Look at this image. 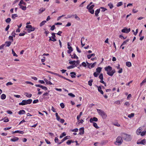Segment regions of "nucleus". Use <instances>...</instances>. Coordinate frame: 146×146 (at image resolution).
Masks as SVG:
<instances>
[{
  "label": "nucleus",
  "instance_id": "obj_55",
  "mask_svg": "<svg viewBox=\"0 0 146 146\" xmlns=\"http://www.w3.org/2000/svg\"><path fill=\"white\" fill-rule=\"evenodd\" d=\"M20 7L23 10H24V11L26 9V7L25 6L24 7V6H21V7Z\"/></svg>",
  "mask_w": 146,
  "mask_h": 146
},
{
  "label": "nucleus",
  "instance_id": "obj_1",
  "mask_svg": "<svg viewBox=\"0 0 146 146\" xmlns=\"http://www.w3.org/2000/svg\"><path fill=\"white\" fill-rule=\"evenodd\" d=\"M105 70L107 71V74L111 76H112L115 72V70L114 69L112 70V68L110 66L105 67Z\"/></svg>",
  "mask_w": 146,
  "mask_h": 146
},
{
  "label": "nucleus",
  "instance_id": "obj_22",
  "mask_svg": "<svg viewBox=\"0 0 146 146\" xmlns=\"http://www.w3.org/2000/svg\"><path fill=\"white\" fill-rule=\"evenodd\" d=\"M6 97V95L4 94H2L1 96V99L2 100H4L5 99Z\"/></svg>",
  "mask_w": 146,
  "mask_h": 146
},
{
  "label": "nucleus",
  "instance_id": "obj_41",
  "mask_svg": "<svg viewBox=\"0 0 146 146\" xmlns=\"http://www.w3.org/2000/svg\"><path fill=\"white\" fill-rule=\"evenodd\" d=\"M99 78L101 80H103V74H101L99 76Z\"/></svg>",
  "mask_w": 146,
  "mask_h": 146
},
{
  "label": "nucleus",
  "instance_id": "obj_13",
  "mask_svg": "<svg viewBox=\"0 0 146 146\" xmlns=\"http://www.w3.org/2000/svg\"><path fill=\"white\" fill-rule=\"evenodd\" d=\"M98 88V91L100 92L101 94H104V92L102 90V88L100 86H97Z\"/></svg>",
  "mask_w": 146,
  "mask_h": 146
},
{
  "label": "nucleus",
  "instance_id": "obj_52",
  "mask_svg": "<svg viewBox=\"0 0 146 146\" xmlns=\"http://www.w3.org/2000/svg\"><path fill=\"white\" fill-rule=\"evenodd\" d=\"M96 64V62H95L94 63H93V64H92V65L91 66V68L94 67H95V65Z\"/></svg>",
  "mask_w": 146,
  "mask_h": 146
},
{
  "label": "nucleus",
  "instance_id": "obj_14",
  "mask_svg": "<svg viewBox=\"0 0 146 146\" xmlns=\"http://www.w3.org/2000/svg\"><path fill=\"white\" fill-rule=\"evenodd\" d=\"M129 39H127L126 40H125L122 43L121 45L120 46V47H121L122 46L124 45L125 44H126L127 42H128L129 41Z\"/></svg>",
  "mask_w": 146,
  "mask_h": 146
},
{
  "label": "nucleus",
  "instance_id": "obj_33",
  "mask_svg": "<svg viewBox=\"0 0 146 146\" xmlns=\"http://www.w3.org/2000/svg\"><path fill=\"white\" fill-rule=\"evenodd\" d=\"M69 63L70 64L75 65L76 61L75 60H73L70 61Z\"/></svg>",
  "mask_w": 146,
  "mask_h": 146
},
{
  "label": "nucleus",
  "instance_id": "obj_59",
  "mask_svg": "<svg viewBox=\"0 0 146 146\" xmlns=\"http://www.w3.org/2000/svg\"><path fill=\"white\" fill-rule=\"evenodd\" d=\"M12 84L13 83L11 82H9L6 83V85L8 86L9 85H12Z\"/></svg>",
  "mask_w": 146,
  "mask_h": 146
},
{
  "label": "nucleus",
  "instance_id": "obj_8",
  "mask_svg": "<svg viewBox=\"0 0 146 146\" xmlns=\"http://www.w3.org/2000/svg\"><path fill=\"white\" fill-rule=\"evenodd\" d=\"M80 133L79 134L80 135H83L84 133V129L83 127L80 128L79 129Z\"/></svg>",
  "mask_w": 146,
  "mask_h": 146
},
{
  "label": "nucleus",
  "instance_id": "obj_26",
  "mask_svg": "<svg viewBox=\"0 0 146 146\" xmlns=\"http://www.w3.org/2000/svg\"><path fill=\"white\" fill-rule=\"evenodd\" d=\"M18 16L17 14H13L12 15L11 18L13 19H14L15 17Z\"/></svg>",
  "mask_w": 146,
  "mask_h": 146
},
{
  "label": "nucleus",
  "instance_id": "obj_48",
  "mask_svg": "<svg viewBox=\"0 0 146 146\" xmlns=\"http://www.w3.org/2000/svg\"><path fill=\"white\" fill-rule=\"evenodd\" d=\"M9 39L11 40V42H13V37L12 36H10L9 37Z\"/></svg>",
  "mask_w": 146,
  "mask_h": 146
},
{
  "label": "nucleus",
  "instance_id": "obj_18",
  "mask_svg": "<svg viewBox=\"0 0 146 146\" xmlns=\"http://www.w3.org/2000/svg\"><path fill=\"white\" fill-rule=\"evenodd\" d=\"M70 74L71 75V76L72 78H75V75H76V73L74 72H72L70 73Z\"/></svg>",
  "mask_w": 146,
  "mask_h": 146
},
{
  "label": "nucleus",
  "instance_id": "obj_64",
  "mask_svg": "<svg viewBox=\"0 0 146 146\" xmlns=\"http://www.w3.org/2000/svg\"><path fill=\"white\" fill-rule=\"evenodd\" d=\"M38 99L34 100L33 102V104H36L38 102Z\"/></svg>",
  "mask_w": 146,
  "mask_h": 146
},
{
  "label": "nucleus",
  "instance_id": "obj_10",
  "mask_svg": "<svg viewBox=\"0 0 146 146\" xmlns=\"http://www.w3.org/2000/svg\"><path fill=\"white\" fill-rule=\"evenodd\" d=\"M142 128L141 127H139L137 130L136 133L138 135H139L141 134V130Z\"/></svg>",
  "mask_w": 146,
  "mask_h": 146
},
{
  "label": "nucleus",
  "instance_id": "obj_25",
  "mask_svg": "<svg viewBox=\"0 0 146 146\" xmlns=\"http://www.w3.org/2000/svg\"><path fill=\"white\" fill-rule=\"evenodd\" d=\"M127 31H128L127 29L125 28V29H122L121 30V32L122 33H128V32Z\"/></svg>",
  "mask_w": 146,
  "mask_h": 146
},
{
  "label": "nucleus",
  "instance_id": "obj_5",
  "mask_svg": "<svg viewBox=\"0 0 146 146\" xmlns=\"http://www.w3.org/2000/svg\"><path fill=\"white\" fill-rule=\"evenodd\" d=\"M122 137L123 139L127 141H129L131 139V136L130 135L125 133L123 134Z\"/></svg>",
  "mask_w": 146,
  "mask_h": 146
},
{
  "label": "nucleus",
  "instance_id": "obj_29",
  "mask_svg": "<svg viewBox=\"0 0 146 146\" xmlns=\"http://www.w3.org/2000/svg\"><path fill=\"white\" fill-rule=\"evenodd\" d=\"M93 123V126L96 129H98L99 128V127L98 126L97 124L95 122L92 123Z\"/></svg>",
  "mask_w": 146,
  "mask_h": 146
},
{
  "label": "nucleus",
  "instance_id": "obj_35",
  "mask_svg": "<svg viewBox=\"0 0 146 146\" xmlns=\"http://www.w3.org/2000/svg\"><path fill=\"white\" fill-rule=\"evenodd\" d=\"M12 54H13V56H14L17 57L18 56V55H17V54L15 53L14 51L13 50V49H12Z\"/></svg>",
  "mask_w": 146,
  "mask_h": 146
},
{
  "label": "nucleus",
  "instance_id": "obj_58",
  "mask_svg": "<svg viewBox=\"0 0 146 146\" xmlns=\"http://www.w3.org/2000/svg\"><path fill=\"white\" fill-rule=\"evenodd\" d=\"M99 74V73L96 72H95L94 73V76L95 77H97L98 76Z\"/></svg>",
  "mask_w": 146,
  "mask_h": 146
},
{
  "label": "nucleus",
  "instance_id": "obj_12",
  "mask_svg": "<svg viewBox=\"0 0 146 146\" xmlns=\"http://www.w3.org/2000/svg\"><path fill=\"white\" fill-rule=\"evenodd\" d=\"M19 138L17 137H14L13 138L11 139V141L13 142H15L19 140Z\"/></svg>",
  "mask_w": 146,
  "mask_h": 146
},
{
  "label": "nucleus",
  "instance_id": "obj_32",
  "mask_svg": "<svg viewBox=\"0 0 146 146\" xmlns=\"http://www.w3.org/2000/svg\"><path fill=\"white\" fill-rule=\"evenodd\" d=\"M44 80L46 84H49L50 85L52 84V83L48 81L47 80L45 79H44Z\"/></svg>",
  "mask_w": 146,
  "mask_h": 146
},
{
  "label": "nucleus",
  "instance_id": "obj_51",
  "mask_svg": "<svg viewBox=\"0 0 146 146\" xmlns=\"http://www.w3.org/2000/svg\"><path fill=\"white\" fill-rule=\"evenodd\" d=\"M74 16H75V18L77 20L79 21L80 20V19L79 17H78L76 14Z\"/></svg>",
  "mask_w": 146,
  "mask_h": 146
},
{
  "label": "nucleus",
  "instance_id": "obj_47",
  "mask_svg": "<svg viewBox=\"0 0 146 146\" xmlns=\"http://www.w3.org/2000/svg\"><path fill=\"white\" fill-rule=\"evenodd\" d=\"M48 92H46L44 94L42 95V97H43V98H45V96H48Z\"/></svg>",
  "mask_w": 146,
  "mask_h": 146
},
{
  "label": "nucleus",
  "instance_id": "obj_15",
  "mask_svg": "<svg viewBox=\"0 0 146 146\" xmlns=\"http://www.w3.org/2000/svg\"><path fill=\"white\" fill-rule=\"evenodd\" d=\"M45 10V9L43 7L41 8L38 11V13L39 14L42 13V12L44 11Z\"/></svg>",
  "mask_w": 146,
  "mask_h": 146
},
{
  "label": "nucleus",
  "instance_id": "obj_63",
  "mask_svg": "<svg viewBox=\"0 0 146 146\" xmlns=\"http://www.w3.org/2000/svg\"><path fill=\"white\" fill-rule=\"evenodd\" d=\"M41 88L42 89L44 90H47V87L45 86H41Z\"/></svg>",
  "mask_w": 146,
  "mask_h": 146
},
{
  "label": "nucleus",
  "instance_id": "obj_34",
  "mask_svg": "<svg viewBox=\"0 0 146 146\" xmlns=\"http://www.w3.org/2000/svg\"><path fill=\"white\" fill-rule=\"evenodd\" d=\"M74 15H68L67 17H65L66 19L70 18L71 17H73L74 16Z\"/></svg>",
  "mask_w": 146,
  "mask_h": 146
},
{
  "label": "nucleus",
  "instance_id": "obj_42",
  "mask_svg": "<svg viewBox=\"0 0 146 146\" xmlns=\"http://www.w3.org/2000/svg\"><path fill=\"white\" fill-rule=\"evenodd\" d=\"M75 67H76L75 66L71 65V66H70L68 67H67V68L68 69H72V68H74Z\"/></svg>",
  "mask_w": 146,
  "mask_h": 146
},
{
  "label": "nucleus",
  "instance_id": "obj_60",
  "mask_svg": "<svg viewBox=\"0 0 146 146\" xmlns=\"http://www.w3.org/2000/svg\"><path fill=\"white\" fill-rule=\"evenodd\" d=\"M20 3H21V4H23L24 5H26V3L24 2L23 0H21L20 1Z\"/></svg>",
  "mask_w": 146,
  "mask_h": 146
},
{
  "label": "nucleus",
  "instance_id": "obj_23",
  "mask_svg": "<svg viewBox=\"0 0 146 146\" xmlns=\"http://www.w3.org/2000/svg\"><path fill=\"white\" fill-rule=\"evenodd\" d=\"M46 22V21H42L40 24V26L41 27L42 26L44 25L45 24Z\"/></svg>",
  "mask_w": 146,
  "mask_h": 146
},
{
  "label": "nucleus",
  "instance_id": "obj_40",
  "mask_svg": "<svg viewBox=\"0 0 146 146\" xmlns=\"http://www.w3.org/2000/svg\"><path fill=\"white\" fill-rule=\"evenodd\" d=\"M88 11L92 14H93L94 13V10L93 9H88Z\"/></svg>",
  "mask_w": 146,
  "mask_h": 146
},
{
  "label": "nucleus",
  "instance_id": "obj_38",
  "mask_svg": "<svg viewBox=\"0 0 146 146\" xmlns=\"http://www.w3.org/2000/svg\"><path fill=\"white\" fill-rule=\"evenodd\" d=\"M93 82V80L92 79H91L88 82V85L90 86H92V83Z\"/></svg>",
  "mask_w": 146,
  "mask_h": 146
},
{
  "label": "nucleus",
  "instance_id": "obj_50",
  "mask_svg": "<svg viewBox=\"0 0 146 146\" xmlns=\"http://www.w3.org/2000/svg\"><path fill=\"white\" fill-rule=\"evenodd\" d=\"M76 64H75V66L76 67L79 64L80 62L79 60H77L76 61Z\"/></svg>",
  "mask_w": 146,
  "mask_h": 146
},
{
  "label": "nucleus",
  "instance_id": "obj_17",
  "mask_svg": "<svg viewBox=\"0 0 146 146\" xmlns=\"http://www.w3.org/2000/svg\"><path fill=\"white\" fill-rule=\"evenodd\" d=\"M5 44H7L6 46H9L11 44V41H6L5 43Z\"/></svg>",
  "mask_w": 146,
  "mask_h": 146
},
{
  "label": "nucleus",
  "instance_id": "obj_49",
  "mask_svg": "<svg viewBox=\"0 0 146 146\" xmlns=\"http://www.w3.org/2000/svg\"><path fill=\"white\" fill-rule=\"evenodd\" d=\"M67 45H68V48L69 49H73L72 47L70 46V45L69 43L68 42Z\"/></svg>",
  "mask_w": 146,
  "mask_h": 146
},
{
  "label": "nucleus",
  "instance_id": "obj_11",
  "mask_svg": "<svg viewBox=\"0 0 146 146\" xmlns=\"http://www.w3.org/2000/svg\"><path fill=\"white\" fill-rule=\"evenodd\" d=\"M100 9H97L95 11V15L96 16L98 17V14L100 12Z\"/></svg>",
  "mask_w": 146,
  "mask_h": 146
},
{
  "label": "nucleus",
  "instance_id": "obj_4",
  "mask_svg": "<svg viewBox=\"0 0 146 146\" xmlns=\"http://www.w3.org/2000/svg\"><path fill=\"white\" fill-rule=\"evenodd\" d=\"M97 110L99 115H100L103 119H105L107 117L106 114L105 112L101 110L97 109Z\"/></svg>",
  "mask_w": 146,
  "mask_h": 146
},
{
  "label": "nucleus",
  "instance_id": "obj_53",
  "mask_svg": "<svg viewBox=\"0 0 146 146\" xmlns=\"http://www.w3.org/2000/svg\"><path fill=\"white\" fill-rule=\"evenodd\" d=\"M86 62L87 64L88 67L90 69H91V65L92 64L89 63L87 62Z\"/></svg>",
  "mask_w": 146,
  "mask_h": 146
},
{
  "label": "nucleus",
  "instance_id": "obj_61",
  "mask_svg": "<svg viewBox=\"0 0 146 146\" xmlns=\"http://www.w3.org/2000/svg\"><path fill=\"white\" fill-rule=\"evenodd\" d=\"M35 29H28L27 31L28 33H30L31 31H34Z\"/></svg>",
  "mask_w": 146,
  "mask_h": 146
},
{
  "label": "nucleus",
  "instance_id": "obj_21",
  "mask_svg": "<svg viewBox=\"0 0 146 146\" xmlns=\"http://www.w3.org/2000/svg\"><path fill=\"white\" fill-rule=\"evenodd\" d=\"M71 138V137L69 136H67L64 137L63 139V141H65L67 139H70Z\"/></svg>",
  "mask_w": 146,
  "mask_h": 146
},
{
  "label": "nucleus",
  "instance_id": "obj_6",
  "mask_svg": "<svg viewBox=\"0 0 146 146\" xmlns=\"http://www.w3.org/2000/svg\"><path fill=\"white\" fill-rule=\"evenodd\" d=\"M146 140L145 139H144L141 141H140L139 140H138L137 142V143L138 144H141L145 145L146 144Z\"/></svg>",
  "mask_w": 146,
  "mask_h": 146
},
{
  "label": "nucleus",
  "instance_id": "obj_36",
  "mask_svg": "<svg viewBox=\"0 0 146 146\" xmlns=\"http://www.w3.org/2000/svg\"><path fill=\"white\" fill-rule=\"evenodd\" d=\"M108 6L109 7L110 9H112L113 7V4L110 3L108 4Z\"/></svg>",
  "mask_w": 146,
  "mask_h": 146
},
{
  "label": "nucleus",
  "instance_id": "obj_43",
  "mask_svg": "<svg viewBox=\"0 0 146 146\" xmlns=\"http://www.w3.org/2000/svg\"><path fill=\"white\" fill-rule=\"evenodd\" d=\"M86 8L87 9H93V8L91 6H89V5H88L86 7Z\"/></svg>",
  "mask_w": 146,
  "mask_h": 146
},
{
  "label": "nucleus",
  "instance_id": "obj_31",
  "mask_svg": "<svg viewBox=\"0 0 146 146\" xmlns=\"http://www.w3.org/2000/svg\"><path fill=\"white\" fill-rule=\"evenodd\" d=\"M126 65L129 67H130L131 66V63L130 62H127L126 63Z\"/></svg>",
  "mask_w": 146,
  "mask_h": 146
},
{
  "label": "nucleus",
  "instance_id": "obj_28",
  "mask_svg": "<svg viewBox=\"0 0 146 146\" xmlns=\"http://www.w3.org/2000/svg\"><path fill=\"white\" fill-rule=\"evenodd\" d=\"M95 54H89L87 56L88 58L89 59H90L92 56H95Z\"/></svg>",
  "mask_w": 146,
  "mask_h": 146
},
{
  "label": "nucleus",
  "instance_id": "obj_57",
  "mask_svg": "<svg viewBox=\"0 0 146 146\" xmlns=\"http://www.w3.org/2000/svg\"><path fill=\"white\" fill-rule=\"evenodd\" d=\"M54 141L55 143H57L58 144V143H59V142H58L59 139H58L57 137H56L55 138Z\"/></svg>",
  "mask_w": 146,
  "mask_h": 146
},
{
  "label": "nucleus",
  "instance_id": "obj_39",
  "mask_svg": "<svg viewBox=\"0 0 146 146\" xmlns=\"http://www.w3.org/2000/svg\"><path fill=\"white\" fill-rule=\"evenodd\" d=\"M134 115V113H131V114H129L128 115V117L131 118L133 117Z\"/></svg>",
  "mask_w": 146,
  "mask_h": 146
},
{
  "label": "nucleus",
  "instance_id": "obj_44",
  "mask_svg": "<svg viewBox=\"0 0 146 146\" xmlns=\"http://www.w3.org/2000/svg\"><path fill=\"white\" fill-rule=\"evenodd\" d=\"M123 4L122 2H119L117 4V6L118 7H119Z\"/></svg>",
  "mask_w": 146,
  "mask_h": 146
},
{
  "label": "nucleus",
  "instance_id": "obj_2",
  "mask_svg": "<svg viewBox=\"0 0 146 146\" xmlns=\"http://www.w3.org/2000/svg\"><path fill=\"white\" fill-rule=\"evenodd\" d=\"M32 100L31 99H29L28 100H23L21 102L19 103V105L23 106L27 104H30L32 102Z\"/></svg>",
  "mask_w": 146,
  "mask_h": 146
},
{
  "label": "nucleus",
  "instance_id": "obj_7",
  "mask_svg": "<svg viewBox=\"0 0 146 146\" xmlns=\"http://www.w3.org/2000/svg\"><path fill=\"white\" fill-rule=\"evenodd\" d=\"M98 121V119L96 117H94L93 118H91L90 119V123H93V121H95L96 122H97Z\"/></svg>",
  "mask_w": 146,
  "mask_h": 146
},
{
  "label": "nucleus",
  "instance_id": "obj_27",
  "mask_svg": "<svg viewBox=\"0 0 146 146\" xmlns=\"http://www.w3.org/2000/svg\"><path fill=\"white\" fill-rule=\"evenodd\" d=\"M26 28H28L29 29H35L34 28H33L32 26L31 25H27L26 26Z\"/></svg>",
  "mask_w": 146,
  "mask_h": 146
},
{
  "label": "nucleus",
  "instance_id": "obj_37",
  "mask_svg": "<svg viewBox=\"0 0 146 146\" xmlns=\"http://www.w3.org/2000/svg\"><path fill=\"white\" fill-rule=\"evenodd\" d=\"M11 21V19L9 18H8L5 20L6 22L8 23H10Z\"/></svg>",
  "mask_w": 146,
  "mask_h": 146
},
{
  "label": "nucleus",
  "instance_id": "obj_54",
  "mask_svg": "<svg viewBox=\"0 0 146 146\" xmlns=\"http://www.w3.org/2000/svg\"><path fill=\"white\" fill-rule=\"evenodd\" d=\"M146 133V131H143L141 132L140 134V135L142 136H143Z\"/></svg>",
  "mask_w": 146,
  "mask_h": 146
},
{
  "label": "nucleus",
  "instance_id": "obj_62",
  "mask_svg": "<svg viewBox=\"0 0 146 146\" xmlns=\"http://www.w3.org/2000/svg\"><path fill=\"white\" fill-rule=\"evenodd\" d=\"M60 106L62 108H63L64 107V105L62 103H61L60 104Z\"/></svg>",
  "mask_w": 146,
  "mask_h": 146
},
{
  "label": "nucleus",
  "instance_id": "obj_20",
  "mask_svg": "<svg viewBox=\"0 0 146 146\" xmlns=\"http://www.w3.org/2000/svg\"><path fill=\"white\" fill-rule=\"evenodd\" d=\"M101 70L102 68L100 67H98L96 69V72L99 74L101 72Z\"/></svg>",
  "mask_w": 146,
  "mask_h": 146
},
{
  "label": "nucleus",
  "instance_id": "obj_9",
  "mask_svg": "<svg viewBox=\"0 0 146 146\" xmlns=\"http://www.w3.org/2000/svg\"><path fill=\"white\" fill-rule=\"evenodd\" d=\"M55 33H53L52 34V36H51L52 38V41H55L56 40V39L55 38L56 37L55 36Z\"/></svg>",
  "mask_w": 146,
  "mask_h": 146
},
{
  "label": "nucleus",
  "instance_id": "obj_16",
  "mask_svg": "<svg viewBox=\"0 0 146 146\" xmlns=\"http://www.w3.org/2000/svg\"><path fill=\"white\" fill-rule=\"evenodd\" d=\"M18 113L19 115L24 114L25 113V111L24 110H20Z\"/></svg>",
  "mask_w": 146,
  "mask_h": 146
},
{
  "label": "nucleus",
  "instance_id": "obj_19",
  "mask_svg": "<svg viewBox=\"0 0 146 146\" xmlns=\"http://www.w3.org/2000/svg\"><path fill=\"white\" fill-rule=\"evenodd\" d=\"M24 95L28 98H31L32 96V95L31 94H28L27 92H25L24 94Z\"/></svg>",
  "mask_w": 146,
  "mask_h": 146
},
{
  "label": "nucleus",
  "instance_id": "obj_30",
  "mask_svg": "<svg viewBox=\"0 0 146 146\" xmlns=\"http://www.w3.org/2000/svg\"><path fill=\"white\" fill-rule=\"evenodd\" d=\"M66 135V133L65 132H63L62 134H61L60 136V138L61 139L62 138V137H63L64 136H65Z\"/></svg>",
  "mask_w": 146,
  "mask_h": 146
},
{
  "label": "nucleus",
  "instance_id": "obj_3",
  "mask_svg": "<svg viewBox=\"0 0 146 146\" xmlns=\"http://www.w3.org/2000/svg\"><path fill=\"white\" fill-rule=\"evenodd\" d=\"M123 142L122 138L121 137H118L116 139V141L114 142V144L117 145H121Z\"/></svg>",
  "mask_w": 146,
  "mask_h": 146
},
{
  "label": "nucleus",
  "instance_id": "obj_24",
  "mask_svg": "<svg viewBox=\"0 0 146 146\" xmlns=\"http://www.w3.org/2000/svg\"><path fill=\"white\" fill-rule=\"evenodd\" d=\"M70 55L71 56V58H72L76 59H78V57L76 56V55L75 53H74L73 54V55H71V54H70Z\"/></svg>",
  "mask_w": 146,
  "mask_h": 146
},
{
  "label": "nucleus",
  "instance_id": "obj_56",
  "mask_svg": "<svg viewBox=\"0 0 146 146\" xmlns=\"http://www.w3.org/2000/svg\"><path fill=\"white\" fill-rule=\"evenodd\" d=\"M68 94L69 96H71L72 97H74L75 96V95L74 94L72 93H68Z\"/></svg>",
  "mask_w": 146,
  "mask_h": 146
},
{
  "label": "nucleus",
  "instance_id": "obj_46",
  "mask_svg": "<svg viewBox=\"0 0 146 146\" xmlns=\"http://www.w3.org/2000/svg\"><path fill=\"white\" fill-rule=\"evenodd\" d=\"M146 82V77L142 81V82L141 83V86H142L143 84Z\"/></svg>",
  "mask_w": 146,
  "mask_h": 146
},
{
  "label": "nucleus",
  "instance_id": "obj_45",
  "mask_svg": "<svg viewBox=\"0 0 146 146\" xmlns=\"http://www.w3.org/2000/svg\"><path fill=\"white\" fill-rule=\"evenodd\" d=\"M100 9H102L101 10V11L102 12H104L106 10H107V9L106 8L102 7H101Z\"/></svg>",
  "mask_w": 146,
  "mask_h": 146
}]
</instances>
